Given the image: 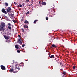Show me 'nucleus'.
I'll return each instance as SVG.
<instances>
[{
	"label": "nucleus",
	"mask_w": 77,
	"mask_h": 77,
	"mask_svg": "<svg viewBox=\"0 0 77 77\" xmlns=\"http://www.w3.org/2000/svg\"><path fill=\"white\" fill-rule=\"evenodd\" d=\"M5 23H1L0 25V31L1 32H3L5 30Z\"/></svg>",
	"instance_id": "f257e3e1"
},
{
	"label": "nucleus",
	"mask_w": 77,
	"mask_h": 77,
	"mask_svg": "<svg viewBox=\"0 0 77 77\" xmlns=\"http://www.w3.org/2000/svg\"><path fill=\"white\" fill-rule=\"evenodd\" d=\"M22 5L23 6H24V5H25V4L23 3Z\"/></svg>",
	"instance_id": "7c9ffc66"
},
{
	"label": "nucleus",
	"mask_w": 77,
	"mask_h": 77,
	"mask_svg": "<svg viewBox=\"0 0 77 77\" xmlns=\"http://www.w3.org/2000/svg\"><path fill=\"white\" fill-rule=\"evenodd\" d=\"M16 66H18V64H16Z\"/></svg>",
	"instance_id": "79ce46f5"
},
{
	"label": "nucleus",
	"mask_w": 77,
	"mask_h": 77,
	"mask_svg": "<svg viewBox=\"0 0 77 77\" xmlns=\"http://www.w3.org/2000/svg\"><path fill=\"white\" fill-rule=\"evenodd\" d=\"M4 18H5V19H6V20H8V17L5 16V15H4Z\"/></svg>",
	"instance_id": "4468645a"
},
{
	"label": "nucleus",
	"mask_w": 77,
	"mask_h": 77,
	"mask_svg": "<svg viewBox=\"0 0 77 77\" xmlns=\"http://www.w3.org/2000/svg\"><path fill=\"white\" fill-rule=\"evenodd\" d=\"M23 27L24 28H28V26H27V25H25L23 26Z\"/></svg>",
	"instance_id": "2eb2a0df"
},
{
	"label": "nucleus",
	"mask_w": 77,
	"mask_h": 77,
	"mask_svg": "<svg viewBox=\"0 0 77 77\" xmlns=\"http://www.w3.org/2000/svg\"><path fill=\"white\" fill-rule=\"evenodd\" d=\"M17 42L20 44H22V42L20 41V39H18V40L17 41Z\"/></svg>",
	"instance_id": "0eeeda50"
},
{
	"label": "nucleus",
	"mask_w": 77,
	"mask_h": 77,
	"mask_svg": "<svg viewBox=\"0 0 77 77\" xmlns=\"http://www.w3.org/2000/svg\"><path fill=\"white\" fill-rule=\"evenodd\" d=\"M46 19L47 21H48V17H46Z\"/></svg>",
	"instance_id": "393cba45"
},
{
	"label": "nucleus",
	"mask_w": 77,
	"mask_h": 77,
	"mask_svg": "<svg viewBox=\"0 0 77 77\" xmlns=\"http://www.w3.org/2000/svg\"><path fill=\"white\" fill-rule=\"evenodd\" d=\"M15 71H17V70L15 69Z\"/></svg>",
	"instance_id": "c03bdc74"
},
{
	"label": "nucleus",
	"mask_w": 77,
	"mask_h": 77,
	"mask_svg": "<svg viewBox=\"0 0 77 77\" xmlns=\"http://www.w3.org/2000/svg\"><path fill=\"white\" fill-rule=\"evenodd\" d=\"M30 13V12H29V11H28V12H27L26 14V15H28V14H29V13Z\"/></svg>",
	"instance_id": "aec40b11"
},
{
	"label": "nucleus",
	"mask_w": 77,
	"mask_h": 77,
	"mask_svg": "<svg viewBox=\"0 0 77 77\" xmlns=\"http://www.w3.org/2000/svg\"><path fill=\"white\" fill-rule=\"evenodd\" d=\"M18 37H19V38H20V37H21V36H20V35H18Z\"/></svg>",
	"instance_id": "e433bc0d"
},
{
	"label": "nucleus",
	"mask_w": 77,
	"mask_h": 77,
	"mask_svg": "<svg viewBox=\"0 0 77 77\" xmlns=\"http://www.w3.org/2000/svg\"><path fill=\"white\" fill-rule=\"evenodd\" d=\"M8 26H11V24L10 23H8Z\"/></svg>",
	"instance_id": "c9c22d12"
},
{
	"label": "nucleus",
	"mask_w": 77,
	"mask_h": 77,
	"mask_svg": "<svg viewBox=\"0 0 77 77\" xmlns=\"http://www.w3.org/2000/svg\"><path fill=\"white\" fill-rule=\"evenodd\" d=\"M54 12V11L50 12V17H53Z\"/></svg>",
	"instance_id": "39448f33"
},
{
	"label": "nucleus",
	"mask_w": 77,
	"mask_h": 77,
	"mask_svg": "<svg viewBox=\"0 0 77 77\" xmlns=\"http://www.w3.org/2000/svg\"><path fill=\"white\" fill-rule=\"evenodd\" d=\"M14 3L15 4V5H17V3L15 2H14Z\"/></svg>",
	"instance_id": "f704fd0d"
},
{
	"label": "nucleus",
	"mask_w": 77,
	"mask_h": 77,
	"mask_svg": "<svg viewBox=\"0 0 77 77\" xmlns=\"http://www.w3.org/2000/svg\"><path fill=\"white\" fill-rule=\"evenodd\" d=\"M29 0H26V2L27 3H29Z\"/></svg>",
	"instance_id": "c756f323"
},
{
	"label": "nucleus",
	"mask_w": 77,
	"mask_h": 77,
	"mask_svg": "<svg viewBox=\"0 0 77 77\" xmlns=\"http://www.w3.org/2000/svg\"><path fill=\"white\" fill-rule=\"evenodd\" d=\"M31 6H33V5L32 4L31 5Z\"/></svg>",
	"instance_id": "ea45409f"
},
{
	"label": "nucleus",
	"mask_w": 77,
	"mask_h": 77,
	"mask_svg": "<svg viewBox=\"0 0 77 77\" xmlns=\"http://www.w3.org/2000/svg\"><path fill=\"white\" fill-rule=\"evenodd\" d=\"M46 52H48V53H49V52H48V51H46Z\"/></svg>",
	"instance_id": "a19ab883"
},
{
	"label": "nucleus",
	"mask_w": 77,
	"mask_h": 77,
	"mask_svg": "<svg viewBox=\"0 0 77 77\" xmlns=\"http://www.w3.org/2000/svg\"><path fill=\"white\" fill-rule=\"evenodd\" d=\"M17 51L18 53H20V51L19 50H18Z\"/></svg>",
	"instance_id": "72a5a7b5"
},
{
	"label": "nucleus",
	"mask_w": 77,
	"mask_h": 77,
	"mask_svg": "<svg viewBox=\"0 0 77 77\" xmlns=\"http://www.w3.org/2000/svg\"><path fill=\"white\" fill-rule=\"evenodd\" d=\"M0 18H1V17L0 16Z\"/></svg>",
	"instance_id": "49530a36"
},
{
	"label": "nucleus",
	"mask_w": 77,
	"mask_h": 77,
	"mask_svg": "<svg viewBox=\"0 0 77 77\" xmlns=\"http://www.w3.org/2000/svg\"><path fill=\"white\" fill-rule=\"evenodd\" d=\"M32 3H33V2H32Z\"/></svg>",
	"instance_id": "09e8293b"
},
{
	"label": "nucleus",
	"mask_w": 77,
	"mask_h": 77,
	"mask_svg": "<svg viewBox=\"0 0 77 77\" xmlns=\"http://www.w3.org/2000/svg\"><path fill=\"white\" fill-rule=\"evenodd\" d=\"M10 72L12 73L13 72V73H17L18 72V71H14V69L11 68L10 69Z\"/></svg>",
	"instance_id": "7ed1b4c3"
},
{
	"label": "nucleus",
	"mask_w": 77,
	"mask_h": 77,
	"mask_svg": "<svg viewBox=\"0 0 77 77\" xmlns=\"http://www.w3.org/2000/svg\"><path fill=\"white\" fill-rule=\"evenodd\" d=\"M37 21H38V20H34V23L36 24V22H37Z\"/></svg>",
	"instance_id": "dca6fc26"
},
{
	"label": "nucleus",
	"mask_w": 77,
	"mask_h": 77,
	"mask_svg": "<svg viewBox=\"0 0 77 77\" xmlns=\"http://www.w3.org/2000/svg\"><path fill=\"white\" fill-rule=\"evenodd\" d=\"M5 6H8L9 4H8V3H6V2H5Z\"/></svg>",
	"instance_id": "f3484780"
},
{
	"label": "nucleus",
	"mask_w": 77,
	"mask_h": 77,
	"mask_svg": "<svg viewBox=\"0 0 77 77\" xmlns=\"http://www.w3.org/2000/svg\"><path fill=\"white\" fill-rule=\"evenodd\" d=\"M12 21H13V22H14V23H16V21H15V20L14 19H13L12 20Z\"/></svg>",
	"instance_id": "cd10ccee"
},
{
	"label": "nucleus",
	"mask_w": 77,
	"mask_h": 77,
	"mask_svg": "<svg viewBox=\"0 0 77 77\" xmlns=\"http://www.w3.org/2000/svg\"><path fill=\"white\" fill-rule=\"evenodd\" d=\"M20 45H15V47L16 48H19V46Z\"/></svg>",
	"instance_id": "6e6552de"
},
{
	"label": "nucleus",
	"mask_w": 77,
	"mask_h": 77,
	"mask_svg": "<svg viewBox=\"0 0 77 77\" xmlns=\"http://www.w3.org/2000/svg\"><path fill=\"white\" fill-rule=\"evenodd\" d=\"M49 57L50 58H53L54 57V55H51V56H49Z\"/></svg>",
	"instance_id": "f8f14e48"
},
{
	"label": "nucleus",
	"mask_w": 77,
	"mask_h": 77,
	"mask_svg": "<svg viewBox=\"0 0 77 77\" xmlns=\"http://www.w3.org/2000/svg\"><path fill=\"white\" fill-rule=\"evenodd\" d=\"M32 0V2H33V0Z\"/></svg>",
	"instance_id": "a18cd8bd"
},
{
	"label": "nucleus",
	"mask_w": 77,
	"mask_h": 77,
	"mask_svg": "<svg viewBox=\"0 0 77 77\" xmlns=\"http://www.w3.org/2000/svg\"><path fill=\"white\" fill-rule=\"evenodd\" d=\"M30 6H31V5H28V6L30 7Z\"/></svg>",
	"instance_id": "37998d69"
},
{
	"label": "nucleus",
	"mask_w": 77,
	"mask_h": 77,
	"mask_svg": "<svg viewBox=\"0 0 77 77\" xmlns=\"http://www.w3.org/2000/svg\"><path fill=\"white\" fill-rule=\"evenodd\" d=\"M5 9L6 10L7 13H11V11L12 9V8L11 7L6 6L5 7Z\"/></svg>",
	"instance_id": "f03ea898"
},
{
	"label": "nucleus",
	"mask_w": 77,
	"mask_h": 77,
	"mask_svg": "<svg viewBox=\"0 0 77 77\" xmlns=\"http://www.w3.org/2000/svg\"><path fill=\"white\" fill-rule=\"evenodd\" d=\"M21 30L22 32H24V29H23V28H22Z\"/></svg>",
	"instance_id": "a878e982"
},
{
	"label": "nucleus",
	"mask_w": 77,
	"mask_h": 77,
	"mask_svg": "<svg viewBox=\"0 0 77 77\" xmlns=\"http://www.w3.org/2000/svg\"><path fill=\"white\" fill-rule=\"evenodd\" d=\"M2 12L4 13V14H7V12L6 11V10L4 8H2L1 10Z\"/></svg>",
	"instance_id": "20e7f679"
},
{
	"label": "nucleus",
	"mask_w": 77,
	"mask_h": 77,
	"mask_svg": "<svg viewBox=\"0 0 77 77\" xmlns=\"http://www.w3.org/2000/svg\"><path fill=\"white\" fill-rule=\"evenodd\" d=\"M76 67V66H73V69H75V67Z\"/></svg>",
	"instance_id": "bb28decb"
},
{
	"label": "nucleus",
	"mask_w": 77,
	"mask_h": 77,
	"mask_svg": "<svg viewBox=\"0 0 77 77\" xmlns=\"http://www.w3.org/2000/svg\"><path fill=\"white\" fill-rule=\"evenodd\" d=\"M24 66V64L23 65H21L19 66Z\"/></svg>",
	"instance_id": "473e14b6"
},
{
	"label": "nucleus",
	"mask_w": 77,
	"mask_h": 77,
	"mask_svg": "<svg viewBox=\"0 0 77 77\" xmlns=\"http://www.w3.org/2000/svg\"><path fill=\"white\" fill-rule=\"evenodd\" d=\"M1 68L2 70H6V68L3 65H1Z\"/></svg>",
	"instance_id": "423d86ee"
},
{
	"label": "nucleus",
	"mask_w": 77,
	"mask_h": 77,
	"mask_svg": "<svg viewBox=\"0 0 77 77\" xmlns=\"http://www.w3.org/2000/svg\"><path fill=\"white\" fill-rule=\"evenodd\" d=\"M15 69H18V70H20V68L19 67H18V68L16 67Z\"/></svg>",
	"instance_id": "412c9836"
},
{
	"label": "nucleus",
	"mask_w": 77,
	"mask_h": 77,
	"mask_svg": "<svg viewBox=\"0 0 77 77\" xmlns=\"http://www.w3.org/2000/svg\"><path fill=\"white\" fill-rule=\"evenodd\" d=\"M24 23H25V24H29V23L28 21L27 20H25Z\"/></svg>",
	"instance_id": "ddd939ff"
},
{
	"label": "nucleus",
	"mask_w": 77,
	"mask_h": 77,
	"mask_svg": "<svg viewBox=\"0 0 77 77\" xmlns=\"http://www.w3.org/2000/svg\"><path fill=\"white\" fill-rule=\"evenodd\" d=\"M17 7H22V5L21 4H19L18 6Z\"/></svg>",
	"instance_id": "a211bd4d"
},
{
	"label": "nucleus",
	"mask_w": 77,
	"mask_h": 77,
	"mask_svg": "<svg viewBox=\"0 0 77 77\" xmlns=\"http://www.w3.org/2000/svg\"><path fill=\"white\" fill-rule=\"evenodd\" d=\"M42 5H43V6H45L46 5V2H44L42 3Z\"/></svg>",
	"instance_id": "9b49d317"
},
{
	"label": "nucleus",
	"mask_w": 77,
	"mask_h": 77,
	"mask_svg": "<svg viewBox=\"0 0 77 77\" xmlns=\"http://www.w3.org/2000/svg\"><path fill=\"white\" fill-rule=\"evenodd\" d=\"M52 46L53 47H54V48H57V46L56 45H55L54 44H52Z\"/></svg>",
	"instance_id": "9d476101"
},
{
	"label": "nucleus",
	"mask_w": 77,
	"mask_h": 77,
	"mask_svg": "<svg viewBox=\"0 0 77 77\" xmlns=\"http://www.w3.org/2000/svg\"><path fill=\"white\" fill-rule=\"evenodd\" d=\"M23 20L21 19V22H23Z\"/></svg>",
	"instance_id": "4c0bfd02"
},
{
	"label": "nucleus",
	"mask_w": 77,
	"mask_h": 77,
	"mask_svg": "<svg viewBox=\"0 0 77 77\" xmlns=\"http://www.w3.org/2000/svg\"><path fill=\"white\" fill-rule=\"evenodd\" d=\"M8 29H11V26H8Z\"/></svg>",
	"instance_id": "5701e85b"
},
{
	"label": "nucleus",
	"mask_w": 77,
	"mask_h": 77,
	"mask_svg": "<svg viewBox=\"0 0 77 77\" xmlns=\"http://www.w3.org/2000/svg\"><path fill=\"white\" fill-rule=\"evenodd\" d=\"M14 14H10V16L11 17H14Z\"/></svg>",
	"instance_id": "b1692460"
},
{
	"label": "nucleus",
	"mask_w": 77,
	"mask_h": 77,
	"mask_svg": "<svg viewBox=\"0 0 77 77\" xmlns=\"http://www.w3.org/2000/svg\"><path fill=\"white\" fill-rule=\"evenodd\" d=\"M24 46H25V45L24 44H23L22 45V47H24Z\"/></svg>",
	"instance_id": "2f4dec72"
},
{
	"label": "nucleus",
	"mask_w": 77,
	"mask_h": 77,
	"mask_svg": "<svg viewBox=\"0 0 77 77\" xmlns=\"http://www.w3.org/2000/svg\"><path fill=\"white\" fill-rule=\"evenodd\" d=\"M7 30H9V29H7Z\"/></svg>",
	"instance_id": "de8ad7c7"
},
{
	"label": "nucleus",
	"mask_w": 77,
	"mask_h": 77,
	"mask_svg": "<svg viewBox=\"0 0 77 77\" xmlns=\"http://www.w3.org/2000/svg\"><path fill=\"white\" fill-rule=\"evenodd\" d=\"M60 65H61L62 66L63 65L62 64V62H60Z\"/></svg>",
	"instance_id": "c85d7f7f"
},
{
	"label": "nucleus",
	"mask_w": 77,
	"mask_h": 77,
	"mask_svg": "<svg viewBox=\"0 0 77 77\" xmlns=\"http://www.w3.org/2000/svg\"><path fill=\"white\" fill-rule=\"evenodd\" d=\"M4 37L5 39H9V36H6L5 35L4 36Z\"/></svg>",
	"instance_id": "1a4fd4ad"
},
{
	"label": "nucleus",
	"mask_w": 77,
	"mask_h": 77,
	"mask_svg": "<svg viewBox=\"0 0 77 77\" xmlns=\"http://www.w3.org/2000/svg\"><path fill=\"white\" fill-rule=\"evenodd\" d=\"M41 1H39V5L41 6V4L42 3H41Z\"/></svg>",
	"instance_id": "4be33fe9"
},
{
	"label": "nucleus",
	"mask_w": 77,
	"mask_h": 77,
	"mask_svg": "<svg viewBox=\"0 0 77 77\" xmlns=\"http://www.w3.org/2000/svg\"><path fill=\"white\" fill-rule=\"evenodd\" d=\"M62 74H63L64 75H65V74H66V72H63Z\"/></svg>",
	"instance_id": "6ab92c4d"
},
{
	"label": "nucleus",
	"mask_w": 77,
	"mask_h": 77,
	"mask_svg": "<svg viewBox=\"0 0 77 77\" xmlns=\"http://www.w3.org/2000/svg\"><path fill=\"white\" fill-rule=\"evenodd\" d=\"M49 57H50V56H50V54H49Z\"/></svg>",
	"instance_id": "58836bf2"
}]
</instances>
